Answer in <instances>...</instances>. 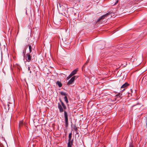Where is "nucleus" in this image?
Listing matches in <instances>:
<instances>
[{
  "label": "nucleus",
  "mask_w": 147,
  "mask_h": 147,
  "mask_svg": "<svg viewBox=\"0 0 147 147\" xmlns=\"http://www.w3.org/2000/svg\"><path fill=\"white\" fill-rule=\"evenodd\" d=\"M129 84L127 83H125L121 86V88H125Z\"/></svg>",
  "instance_id": "9d476101"
},
{
  "label": "nucleus",
  "mask_w": 147,
  "mask_h": 147,
  "mask_svg": "<svg viewBox=\"0 0 147 147\" xmlns=\"http://www.w3.org/2000/svg\"><path fill=\"white\" fill-rule=\"evenodd\" d=\"M110 14V13H107L106 14L102 16H101L98 18V21H100L102 19H105L106 17L107 16L109 15Z\"/></svg>",
  "instance_id": "20e7f679"
},
{
  "label": "nucleus",
  "mask_w": 147,
  "mask_h": 147,
  "mask_svg": "<svg viewBox=\"0 0 147 147\" xmlns=\"http://www.w3.org/2000/svg\"><path fill=\"white\" fill-rule=\"evenodd\" d=\"M58 108L59 110V112L60 113H62L63 111V110L62 108V106L59 103L58 104Z\"/></svg>",
  "instance_id": "39448f33"
},
{
  "label": "nucleus",
  "mask_w": 147,
  "mask_h": 147,
  "mask_svg": "<svg viewBox=\"0 0 147 147\" xmlns=\"http://www.w3.org/2000/svg\"><path fill=\"white\" fill-rule=\"evenodd\" d=\"M73 76L70 74L66 78V79L67 80H69L70 79L71 77Z\"/></svg>",
  "instance_id": "dca6fc26"
},
{
  "label": "nucleus",
  "mask_w": 147,
  "mask_h": 147,
  "mask_svg": "<svg viewBox=\"0 0 147 147\" xmlns=\"http://www.w3.org/2000/svg\"><path fill=\"white\" fill-rule=\"evenodd\" d=\"M118 0H117L116 1V2H115V3L114 4V5H116V4H117L118 3Z\"/></svg>",
  "instance_id": "6ab92c4d"
},
{
  "label": "nucleus",
  "mask_w": 147,
  "mask_h": 147,
  "mask_svg": "<svg viewBox=\"0 0 147 147\" xmlns=\"http://www.w3.org/2000/svg\"><path fill=\"white\" fill-rule=\"evenodd\" d=\"M28 70L30 71V73H31V71L30 70V67H28Z\"/></svg>",
  "instance_id": "a211bd4d"
},
{
  "label": "nucleus",
  "mask_w": 147,
  "mask_h": 147,
  "mask_svg": "<svg viewBox=\"0 0 147 147\" xmlns=\"http://www.w3.org/2000/svg\"><path fill=\"white\" fill-rule=\"evenodd\" d=\"M120 93H118L116 95V96L117 97L116 98H115V100H117V101H118L119 100V99H118V98H121V97L120 96Z\"/></svg>",
  "instance_id": "6e6552de"
},
{
  "label": "nucleus",
  "mask_w": 147,
  "mask_h": 147,
  "mask_svg": "<svg viewBox=\"0 0 147 147\" xmlns=\"http://www.w3.org/2000/svg\"><path fill=\"white\" fill-rule=\"evenodd\" d=\"M23 122L22 121H20L19 123V127H21L23 125Z\"/></svg>",
  "instance_id": "2eb2a0df"
},
{
  "label": "nucleus",
  "mask_w": 147,
  "mask_h": 147,
  "mask_svg": "<svg viewBox=\"0 0 147 147\" xmlns=\"http://www.w3.org/2000/svg\"><path fill=\"white\" fill-rule=\"evenodd\" d=\"M78 71V69H75L73 70L70 74L72 76H73L76 74Z\"/></svg>",
  "instance_id": "0eeeda50"
},
{
  "label": "nucleus",
  "mask_w": 147,
  "mask_h": 147,
  "mask_svg": "<svg viewBox=\"0 0 147 147\" xmlns=\"http://www.w3.org/2000/svg\"><path fill=\"white\" fill-rule=\"evenodd\" d=\"M61 94L62 95L65 96L66 95V94L64 92H61Z\"/></svg>",
  "instance_id": "f3484780"
},
{
  "label": "nucleus",
  "mask_w": 147,
  "mask_h": 147,
  "mask_svg": "<svg viewBox=\"0 0 147 147\" xmlns=\"http://www.w3.org/2000/svg\"><path fill=\"white\" fill-rule=\"evenodd\" d=\"M129 147H133L132 145H130Z\"/></svg>",
  "instance_id": "4be33fe9"
},
{
  "label": "nucleus",
  "mask_w": 147,
  "mask_h": 147,
  "mask_svg": "<svg viewBox=\"0 0 147 147\" xmlns=\"http://www.w3.org/2000/svg\"><path fill=\"white\" fill-rule=\"evenodd\" d=\"M56 84L58 85L59 87H61L62 86L61 83L59 81H57Z\"/></svg>",
  "instance_id": "ddd939ff"
},
{
  "label": "nucleus",
  "mask_w": 147,
  "mask_h": 147,
  "mask_svg": "<svg viewBox=\"0 0 147 147\" xmlns=\"http://www.w3.org/2000/svg\"><path fill=\"white\" fill-rule=\"evenodd\" d=\"M72 133H70L69 135V139L68 141H71V137H72Z\"/></svg>",
  "instance_id": "f8f14e48"
},
{
  "label": "nucleus",
  "mask_w": 147,
  "mask_h": 147,
  "mask_svg": "<svg viewBox=\"0 0 147 147\" xmlns=\"http://www.w3.org/2000/svg\"><path fill=\"white\" fill-rule=\"evenodd\" d=\"M88 63V62L87 61L84 64V65H86Z\"/></svg>",
  "instance_id": "aec40b11"
},
{
  "label": "nucleus",
  "mask_w": 147,
  "mask_h": 147,
  "mask_svg": "<svg viewBox=\"0 0 147 147\" xmlns=\"http://www.w3.org/2000/svg\"><path fill=\"white\" fill-rule=\"evenodd\" d=\"M60 101L61 103V105L63 107V108L65 109H66V106H65V105L63 103V102L61 100H60Z\"/></svg>",
  "instance_id": "9b49d317"
},
{
  "label": "nucleus",
  "mask_w": 147,
  "mask_h": 147,
  "mask_svg": "<svg viewBox=\"0 0 147 147\" xmlns=\"http://www.w3.org/2000/svg\"><path fill=\"white\" fill-rule=\"evenodd\" d=\"M64 116L65 121V126L67 127L68 125V114L66 111H64Z\"/></svg>",
  "instance_id": "f03ea898"
},
{
  "label": "nucleus",
  "mask_w": 147,
  "mask_h": 147,
  "mask_svg": "<svg viewBox=\"0 0 147 147\" xmlns=\"http://www.w3.org/2000/svg\"><path fill=\"white\" fill-rule=\"evenodd\" d=\"M26 47H27V48L28 47H29V52L28 53H31V52L32 51V46H31V45H27L26 46V47H25V48H26Z\"/></svg>",
  "instance_id": "1a4fd4ad"
},
{
  "label": "nucleus",
  "mask_w": 147,
  "mask_h": 147,
  "mask_svg": "<svg viewBox=\"0 0 147 147\" xmlns=\"http://www.w3.org/2000/svg\"><path fill=\"white\" fill-rule=\"evenodd\" d=\"M64 99L65 101L67 103L68 102V100L67 98V97L66 96H65L64 97Z\"/></svg>",
  "instance_id": "4468645a"
},
{
  "label": "nucleus",
  "mask_w": 147,
  "mask_h": 147,
  "mask_svg": "<svg viewBox=\"0 0 147 147\" xmlns=\"http://www.w3.org/2000/svg\"><path fill=\"white\" fill-rule=\"evenodd\" d=\"M129 147H133L132 145H130Z\"/></svg>",
  "instance_id": "412c9836"
},
{
  "label": "nucleus",
  "mask_w": 147,
  "mask_h": 147,
  "mask_svg": "<svg viewBox=\"0 0 147 147\" xmlns=\"http://www.w3.org/2000/svg\"><path fill=\"white\" fill-rule=\"evenodd\" d=\"M27 48V47H26L25 50L23 51V53L24 55V56L25 57L26 61L27 62H29L32 60V57L31 56V53H28L26 54V55H25L26 50Z\"/></svg>",
  "instance_id": "f257e3e1"
},
{
  "label": "nucleus",
  "mask_w": 147,
  "mask_h": 147,
  "mask_svg": "<svg viewBox=\"0 0 147 147\" xmlns=\"http://www.w3.org/2000/svg\"><path fill=\"white\" fill-rule=\"evenodd\" d=\"M76 77V76H74L72 77L70 79V80L67 82V85H69L72 84L74 81Z\"/></svg>",
  "instance_id": "7ed1b4c3"
},
{
  "label": "nucleus",
  "mask_w": 147,
  "mask_h": 147,
  "mask_svg": "<svg viewBox=\"0 0 147 147\" xmlns=\"http://www.w3.org/2000/svg\"><path fill=\"white\" fill-rule=\"evenodd\" d=\"M73 140H72L71 141H68L67 144L68 147H71V146L73 144Z\"/></svg>",
  "instance_id": "423d86ee"
}]
</instances>
